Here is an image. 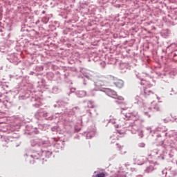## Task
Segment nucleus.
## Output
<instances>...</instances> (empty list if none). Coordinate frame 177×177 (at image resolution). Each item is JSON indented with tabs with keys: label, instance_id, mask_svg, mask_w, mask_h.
<instances>
[{
	"label": "nucleus",
	"instance_id": "6",
	"mask_svg": "<svg viewBox=\"0 0 177 177\" xmlns=\"http://www.w3.org/2000/svg\"><path fill=\"white\" fill-rule=\"evenodd\" d=\"M131 115H132V114H131V113L126 114V117H129V118H131Z\"/></svg>",
	"mask_w": 177,
	"mask_h": 177
},
{
	"label": "nucleus",
	"instance_id": "5",
	"mask_svg": "<svg viewBox=\"0 0 177 177\" xmlns=\"http://www.w3.org/2000/svg\"><path fill=\"white\" fill-rule=\"evenodd\" d=\"M95 177H106V174L103 172L99 173L95 175Z\"/></svg>",
	"mask_w": 177,
	"mask_h": 177
},
{
	"label": "nucleus",
	"instance_id": "4",
	"mask_svg": "<svg viewBox=\"0 0 177 177\" xmlns=\"http://www.w3.org/2000/svg\"><path fill=\"white\" fill-rule=\"evenodd\" d=\"M144 92H145V95H151V93H153V91H151L147 88H145L144 90Z\"/></svg>",
	"mask_w": 177,
	"mask_h": 177
},
{
	"label": "nucleus",
	"instance_id": "7",
	"mask_svg": "<svg viewBox=\"0 0 177 177\" xmlns=\"http://www.w3.org/2000/svg\"><path fill=\"white\" fill-rule=\"evenodd\" d=\"M116 128H118V125L116 126Z\"/></svg>",
	"mask_w": 177,
	"mask_h": 177
},
{
	"label": "nucleus",
	"instance_id": "3",
	"mask_svg": "<svg viewBox=\"0 0 177 177\" xmlns=\"http://www.w3.org/2000/svg\"><path fill=\"white\" fill-rule=\"evenodd\" d=\"M152 107L156 110V111H158L160 110V106H158V104L152 103Z\"/></svg>",
	"mask_w": 177,
	"mask_h": 177
},
{
	"label": "nucleus",
	"instance_id": "1",
	"mask_svg": "<svg viewBox=\"0 0 177 177\" xmlns=\"http://www.w3.org/2000/svg\"><path fill=\"white\" fill-rule=\"evenodd\" d=\"M114 85H115L117 88H119V89H121V88L124 87V81L120 79H115Z\"/></svg>",
	"mask_w": 177,
	"mask_h": 177
},
{
	"label": "nucleus",
	"instance_id": "2",
	"mask_svg": "<svg viewBox=\"0 0 177 177\" xmlns=\"http://www.w3.org/2000/svg\"><path fill=\"white\" fill-rule=\"evenodd\" d=\"M108 95L111 97H113V99H117V92L113 90L109 89L108 91Z\"/></svg>",
	"mask_w": 177,
	"mask_h": 177
}]
</instances>
